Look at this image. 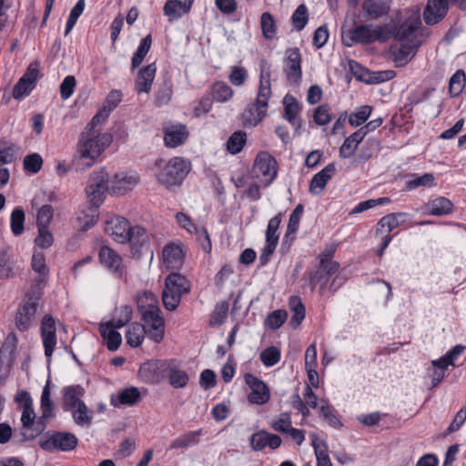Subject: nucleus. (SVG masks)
Masks as SVG:
<instances>
[{"label":"nucleus","mask_w":466,"mask_h":466,"mask_svg":"<svg viewBox=\"0 0 466 466\" xmlns=\"http://www.w3.org/2000/svg\"><path fill=\"white\" fill-rule=\"evenodd\" d=\"M438 360H434L431 361V365L433 367V370L431 373V387L438 386L441 380L445 378V373L448 369V365L446 364H436L438 363Z\"/></svg>","instance_id":"e2e57ef3"},{"label":"nucleus","mask_w":466,"mask_h":466,"mask_svg":"<svg viewBox=\"0 0 466 466\" xmlns=\"http://www.w3.org/2000/svg\"><path fill=\"white\" fill-rule=\"evenodd\" d=\"M309 21L308 8L304 4L299 5L291 15L293 27L297 31H301Z\"/></svg>","instance_id":"09e8293b"},{"label":"nucleus","mask_w":466,"mask_h":466,"mask_svg":"<svg viewBox=\"0 0 466 466\" xmlns=\"http://www.w3.org/2000/svg\"><path fill=\"white\" fill-rule=\"evenodd\" d=\"M163 263L168 269H178L184 262L185 253L181 245L169 243L162 252Z\"/></svg>","instance_id":"b1692460"},{"label":"nucleus","mask_w":466,"mask_h":466,"mask_svg":"<svg viewBox=\"0 0 466 466\" xmlns=\"http://www.w3.org/2000/svg\"><path fill=\"white\" fill-rule=\"evenodd\" d=\"M24 169L27 172L35 174L43 166V158L38 153L29 154L24 158Z\"/></svg>","instance_id":"5fc2aeb1"},{"label":"nucleus","mask_w":466,"mask_h":466,"mask_svg":"<svg viewBox=\"0 0 466 466\" xmlns=\"http://www.w3.org/2000/svg\"><path fill=\"white\" fill-rule=\"evenodd\" d=\"M249 442L253 451H260L267 446L276 450L280 447L282 441L279 435L261 430L251 435Z\"/></svg>","instance_id":"aec40b11"},{"label":"nucleus","mask_w":466,"mask_h":466,"mask_svg":"<svg viewBox=\"0 0 466 466\" xmlns=\"http://www.w3.org/2000/svg\"><path fill=\"white\" fill-rule=\"evenodd\" d=\"M46 420L40 416L37 420H29L26 423L21 422L18 431L15 434V439L19 443L35 440L46 429Z\"/></svg>","instance_id":"dca6fc26"},{"label":"nucleus","mask_w":466,"mask_h":466,"mask_svg":"<svg viewBox=\"0 0 466 466\" xmlns=\"http://www.w3.org/2000/svg\"><path fill=\"white\" fill-rule=\"evenodd\" d=\"M42 290L39 288H30L17 309L15 326L20 331L27 330L35 319Z\"/></svg>","instance_id":"423d86ee"},{"label":"nucleus","mask_w":466,"mask_h":466,"mask_svg":"<svg viewBox=\"0 0 466 466\" xmlns=\"http://www.w3.org/2000/svg\"><path fill=\"white\" fill-rule=\"evenodd\" d=\"M466 347L461 344H458L451 348L444 356L441 357L439 359V361L437 364H446L448 366L455 367V360H458V358L463 354L465 351Z\"/></svg>","instance_id":"864d4df0"},{"label":"nucleus","mask_w":466,"mask_h":466,"mask_svg":"<svg viewBox=\"0 0 466 466\" xmlns=\"http://www.w3.org/2000/svg\"><path fill=\"white\" fill-rule=\"evenodd\" d=\"M310 437L316 460L319 461L329 458L327 442L324 440L319 439L316 434H312Z\"/></svg>","instance_id":"13d9d810"},{"label":"nucleus","mask_w":466,"mask_h":466,"mask_svg":"<svg viewBox=\"0 0 466 466\" xmlns=\"http://www.w3.org/2000/svg\"><path fill=\"white\" fill-rule=\"evenodd\" d=\"M140 399V392L137 390V388L131 387L123 390L120 391L117 395L116 400L112 399V404L114 406L120 405H126V406H132L136 404Z\"/></svg>","instance_id":"e433bc0d"},{"label":"nucleus","mask_w":466,"mask_h":466,"mask_svg":"<svg viewBox=\"0 0 466 466\" xmlns=\"http://www.w3.org/2000/svg\"><path fill=\"white\" fill-rule=\"evenodd\" d=\"M132 315V308L128 305H123L115 309L114 317L108 322H112L116 329H121L131 320Z\"/></svg>","instance_id":"ea45409f"},{"label":"nucleus","mask_w":466,"mask_h":466,"mask_svg":"<svg viewBox=\"0 0 466 466\" xmlns=\"http://www.w3.org/2000/svg\"><path fill=\"white\" fill-rule=\"evenodd\" d=\"M212 98L219 103H225L230 100L234 91L226 82L217 81L211 86Z\"/></svg>","instance_id":"f704fd0d"},{"label":"nucleus","mask_w":466,"mask_h":466,"mask_svg":"<svg viewBox=\"0 0 466 466\" xmlns=\"http://www.w3.org/2000/svg\"><path fill=\"white\" fill-rule=\"evenodd\" d=\"M40 408H41V417L43 419L49 420L55 417V413L53 410V403L50 399V382L49 380L45 385L40 400Z\"/></svg>","instance_id":"c03bdc74"},{"label":"nucleus","mask_w":466,"mask_h":466,"mask_svg":"<svg viewBox=\"0 0 466 466\" xmlns=\"http://www.w3.org/2000/svg\"><path fill=\"white\" fill-rule=\"evenodd\" d=\"M390 25H378L366 24L357 25L351 29L342 27V42L346 46H352L354 44H371L376 41L384 43L391 37Z\"/></svg>","instance_id":"f03ea898"},{"label":"nucleus","mask_w":466,"mask_h":466,"mask_svg":"<svg viewBox=\"0 0 466 466\" xmlns=\"http://www.w3.org/2000/svg\"><path fill=\"white\" fill-rule=\"evenodd\" d=\"M244 379L246 384L251 390L248 396L250 403L262 405L269 400V390L260 379L249 373L246 374Z\"/></svg>","instance_id":"2eb2a0df"},{"label":"nucleus","mask_w":466,"mask_h":466,"mask_svg":"<svg viewBox=\"0 0 466 466\" xmlns=\"http://www.w3.org/2000/svg\"><path fill=\"white\" fill-rule=\"evenodd\" d=\"M189 11V5L180 0H167L163 8L164 15L167 16L169 22L181 18Z\"/></svg>","instance_id":"2f4dec72"},{"label":"nucleus","mask_w":466,"mask_h":466,"mask_svg":"<svg viewBox=\"0 0 466 466\" xmlns=\"http://www.w3.org/2000/svg\"><path fill=\"white\" fill-rule=\"evenodd\" d=\"M281 223V214H278L273 217L268 224L267 231H266V243H271L278 245L279 242V235L277 231Z\"/></svg>","instance_id":"3c124183"},{"label":"nucleus","mask_w":466,"mask_h":466,"mask_svg":"<svg viewBox=\"0 0 466 466\" xmlns=\"http://www.w3.org/2000/svg\"><path fill=\"white\" fill-rule=\"evenodd\" d=\"M151 44H152L151 35H147L142 39L141 43L139 44L137 51L135 52V54L132 57V65H131L132 70H135L137 67H138L142 64L145 56H147V54L148 53V51L151 47Z\"/></svg>","instance_id":"a19ab883"},{"label":"nucleus","mask_w":466,"mask_h":466,"mask_svg":"<svg viewBox=\"0 0 466 466\" xmlns=\"http://www.w3.org/2000/svg\"><path fill=\"white\" fill-rule=\"evenodd\" d=\"M111 142L112 137L108 133L83 131L77 143L76 153L73 157V167L76 170H85L92 167Z\"/></svg>","instance_id":"f257e3e1"},{"label":"nucleus","mask_w":466,"mask_h":466,"mask_svg":"<svg viewBox=\"0 0 466 466\" xmlns=\"http://www.w3.org/2000/svg\"><path fill=\"white\" fill-rule=\"evenodd\" d=\"M420 25L421 21L417 15H410L399 26L390 25V30L392 33L391 37L400 42L401 48L399 54L403 55V57L414 55L420 45Z\"/></svg>","instance_id":"7ed1b4c3"},{"label":"nucleus","mask_w":466,"mask_h":466,"mask_svg":"<svg viewBox=\"0 0 466 466\" xmlns=\"http://www.w3.org/2000/svg\"><path fill=\"white\" fill-rule=\"evenodd\" d=\"M145 334H147L145 327H142V324L134 322L126 332L127 343L132 348H137L142 344Z\"/></svg>","instance_id":"72a5a7b5"},{"label":"nucleus","mask_w":466,"mask_h":466,"mask_svg":"<svg viewBox=\"0 0 466 466\" xmlns=\"http://www.w3.org/2000/svg\"><path fill=\"white\" fill-rule=\"evenodd\" d=\"M390 3L389 0H364L362 10L367 16L375 20L388 15Z\"/></svg>","instance_id":"cd10ccee"},{"label":"nucleus","mask_w":466,"mask_h":466,"mask_svg":"<svg viewBox=\"0 0 466 466\" xmlns=\"http://www.w3.org/2000/svg\"><path fill=\"white\" fill-rule=\"evenodd\" d=\"M259 359L266 367H272L280 360V350L274 346L268 347L261 351Z\"/></svg>","instance_id":"8fccbe9b"},{"label":"nucleus","mask_w":466,"mask_h":466,"mask_svg":"<svg viewBox=\"0 0 466 466\" xmlns=\"http://www.w3.org/2000/svg\"><path fill=\"white\" fill-rule=\"evenodd\" d=\"M99 260L109 271L117 278H121L124 273L122 258L112 248L104 246L99 250Z\"/></svg>","instance_id":"5701e85b"},{"label":"nucleus","mask_w":466,"mask_h":466,"mask_svg":"<svg viewBox=\"0 0 466 466\" xmlns=\"http://www.w3.org/2000/svg\"><path fill=\"white\" fill-rule=\"evenodd\" d=\"M284 72L288 79L293 83H299L302 76L301 55L299 48L286 50Z\"/></svg>","instance_id":"6ab92c4d"},{"label":"nucleus","mask_w":466,"mask_h":466,"mask_svg":"<svg viewBox=\"0 0 466 466\" xmlns=\"http://www.w3.org/2000/svg\"><path fill=\"white\" fill-rule=\"evenodd\" d=\"M54 242L53 235L47 228L38 227V235L35 243L41 248H48Z\"/></svg>","instance_id":"774afa93"},{"label":"nucleus","mask_w":466,"mask_h":466,"mask_svg":"<svg viewBox=\"0 0 466 466\" xmlns=\"http://www.w3.org/2000/svg\"><path fill=\"white\" fill-rule=\"evenodd\" d=\"M372 111L370 106H361L349 116V123L352 127H360L370 117Z\"/></svg>","instance_id":"de8ad7c7"},{"label":"nucleus","mask_w":466,"mask_h":466,"mask_svg":"<svg viewBox=\"0 0 466 466\" xmlns=\"http://www.w3.org/2000/svg\"><path fill=\"white\" fill-rule=\"evenodd\" d=\"M142 315V320L147 335L154 342L159 343L164 338L165 321L159 307L147 308L139 310Z\"/></svg>","instance_id":"9d476101"},{"label":"nucleus","mask_w":466,"mask_h":466,"mask_svg":"<svg viewBox=\"0 0 466 466\" xmlns=\"http://www.w3.org/2000/svg\"><path fill=\"white\" fill-rule=\"evenodd\" d=\"M139 176L135 171L116 173L110 180V194L123 196L138 183Z\"/></svg>","instance_id":"ddd939ff"},{"label":"nucleus","mask_w":466,"mask_h":466,"mask_svg":"<svg viewBox=\"0 0 466 466\" xmlns=\"http://www.w3.org/2000/svg\"><path fill=\"white\" fill-rule=\"evenodd\" d=\"M466 84V75L463 70H457L450 78L449 92L451 96H458L461 94Z\"/></svg>","instance_id":"49530a36"},{"label":"nucleus","mask_w":466,"mask_h":466,"mask_svg":"<svg viewBox=\"0 0 466 466\" xmlns=\"http://www.w3.org/2000/svg\"><path fill=\"white\" fill-rule=\"evenodd\" d=\"M157 66L155 63L140 68L135 80V90L139 93H149L156 76Z\"/></svg>","instance_id":"393cba45"},{"label":"nucleus","mask_w":466,"mask_h":466,"mask_svg":"<svg viewBox=\"0 0 466 466\" xmlns=\"http://www.w3.org/2000/svg\"><path fill=\"white\" fill-rule=\"evenodd\" d=\"M32 268L38 274L35 284L31 288H39L43 289L48 278V268L46 264V258L43 253H34L32 257Z\"/></svg>","instance_id":"c756f323"},{"label":"nucleus","mask_w":466,"mask_h":466,"mask_svg":"<svg viewBox=\"0 0 466 466\" xmlns=\"http://www.w3.org/2000/svg\"><path fill=\"white\" fill-rule=\"evenodd\" d=\"M287 316L288 315L285 310H274L268 316L266 319V326L273 330H276L284 324Z\"/></svg>","instance_id":"bf43d9fd"},{"label":"nucleus","mask_w":466,"mask_h":466,"mask_svg":"<svg viewBox=\"0 0 466 466\" xmlns=\"http://www.w3.org/2000/svg\"><path fill=\"white\" fill-rule=\"evenodd\" d=\"M149 370L153 373L159 371L162 376H153L151 380L158 383L163 377H167L170 385L176 389L184 388L188 382V376L185 370L178 368L175 360H164L150 363L147 367L143 368V370Z\"/></svg>","instance_id":"39448f33"},{"label":"nucleus","mask_w":466,"mask_h":466,"mask_svg":"<svg viewBox=\"0 0 466 466\" xmlns=\"http://www.w3.org/2000/svg\"><path fill=\"white\" fill-rule=\"evenodd\" d=\"M40 331L45 349V355L47 358H50L54 353L57 342L56 320L51 315L47 314L43 317Z\"/></svg>","instance_id":"4468645a"},{"label":"nucleus","mask_w":466,"mask_h":466,"mask_svg":"<svg viewBox=\"0 0 466 466\" xmlns=\"http://www.w3.org/2000/svg\"><path fill=\"white\" fill-rule=\"evenodd\" d=\"M72 415L74 421L77 425L85 426L91 424L92 416L87 414V407L84 402L80 403L74 409Z\"/></svg>","instance_id":"6e6d98bb"},{"label":"nucleus","mask_w":466,"mask_h":466,"mask_svg":"<svg viewBox=\"0 0 466 466\" xmlns=\"http://www.w3.org/2000/svg\"><path fill=\"white\" fill-rule=\"evenodd\" d=\"M271 428L279 432L286 433L292 428L291 416L289 412L280 413L279 417L270 424Z\"/></svg>","instance_id":"680f3d73"},{"label":"nucleus","mask_w":466,"mask_h":466,"mask_svg":"<svg viewBox=\"0 0 466 466\" xmlns=\"http://www.w3.org/2000/svg\"><path fill=\"white\" fill-rule=\"evenodd\" d=\"M77 443V438L73 433L66 431H47L39 440L40 448L49 452L70 451Z\"/></svg>","instance_id":"1a4fd4ad"},{"label":"nucleus","mask_w":466,"mask_h":466,"mask_svg":"<svg viewBox=\"0 0 466 466\" xmlns=\"http://www.w3.org/2000/svg\"><path fill=\"white\" fill-rule=\"evenodd\" d=\"M128 233L130 236V240L128 242H131L134 246L142 247L145 243L147 242L148 236L147 231L140 226H130V230Z\"/></svg>","instance_id":"4d7b16f0"},{"label":"nucleus","mask_w":466,"mask_h":466,"mask_svg":"<svg viewBox=\"0 0 466 466\" xmlns=\"http://www.w3.org/2000/svg\"><path fill=\"white\" fill-rule=\"evenodd\" d=\"M247 142V135L244 131L238 130L234 132L227 141V150L236 155L239 153Z\"/></svg>","instance_id":"37998d69"},{"label":"nucleus","mask_w":466,"mask_h":466,"mask_svg":"<svg viewBox=\"0 0 466 466\" xmlns=\"http://www.w3.org/2000/svg\"><path fill=\"white\" fill-rule=\"evenodd\" d=\"M271 94L269 76L266 78L261 74L256 100L254 103L248 105L242 113V121L245 127H256L264 119Z\"/></svg>","instance_id":"20e7f679"},{"label":"nucleus","mask_w":466,"mask_h":466,"mask_svg":"<svg viewBox=\"0 0 466 466\" xmlns=\"http://www.w3.org/2000/svg\"><path fill=\"white\" fill-rule=\"evenodd\" d=\"M330 119L329 106L328 105H320L314 110L313 120L317 125H327Z\"/></svg>","instance_id":"69168bd1"},{"label":"nucleus","mask_w":466,"mask_h":466,"mask_svg":"<svg viewBox=\"0 0 466 466\" xmlns=\"http://www.w3.org/2000/svg\"><path fill=\"white\" fill-rule=\"evenodd\" d=\"M172 95H173L172 86L170 84L166 83L163 86H161L158 89V91L156 95L155 104L157 106H161L168 104L169 101L171 100Z\"/></svg>","instance_id":"338daca9"},{"label":"nucleus","mask_w":466,"mask_h":466,"mask_svg":"<svg viewBox=\"0 0 466 466\" xmlns=\"http://www.w3.org/2000/svg\"><path fill=\"white\" fill-rule=\"evenodd\" d=\"M129 230L130 223L123 217H115L106 222L105 231L121 244L130 240Z\"/></svg>","instance_id":"f3484780"},{"label":"nucleus","mask_w":466,"mask_h":466,"mask_svg":"<svg viewBox=\"0 0 466 466\" xmlns=\"http://www.w3.org/2000/svg\"><path fill=\"white\" fill-rule=\"evenodd\" d=\"M25 212L21 208H15L11 214V229L15 236L24 231Z\"/></svg>","instance_id":"603ef678"},{"label":"nucleus","mask_w":466,"mask_h":466,"mask_svg":"<svg viewBox=\"0 0 466 466\" xmlns=\"http://www.w3.org/2000/svg\"><path fill=\"white\" fill-rule=\"evenodd\" d=\"M252 172L256 177L269 183L277 176V162L268 153L260 152L255 159Z\"/></svg>","instance_id":"f8f14e48"},{"label":"nucleus","mask_w":466,"mask_h":466,"mask_svg":"<svg viewBox=\"0 0 466 466\" xmlns=\"http://www.w3.org/2000/svg\"><path fill=\"white\" fill-rule=\"evenodd\" d=\"M203 430L188 431L175 439L170 444V449H184L199 442V437L202 435Z\"/></svg>","instance_id":"473e14b6"},{"label":"nucleus","mask_w":466,"mask_h":466,"mask_svg":"<svg viewBox=\"0 0 466 466\" xmlns=\"http://www.w3.org/2000/svg\"><path fill=\"white\" fill-rule=\"evenodd\" d=\"M425 213L432 216L442 217L453 211L452 202L445 197H438L431 200L425 206Z\"/></svg>","instance_id":"c85d7f7f"},{"label":"nucleus","mask_w":466,"mask_h":466,"mask_svg":"<svg viewBox=\"0 0 466 466\" xmlns=\"http://www.w3.org/2000/svg\"><path fill=\"white\" fill-rule=\"evenodd\" d=\"M166 284L172 286L174 289L178 291L181 295L189 293L191 288L186 277L175 272L167 275Z\"/></svg>","instance_id":"58836bf2"},{"label":"nucleus","mask_w":466,"mask_h":466,"mask_svg":"<svg viewBox=\"0 0 466 466\" xmlns=\"http://www.w3.org/2000/svg\"><path fill=\"white\" fill-rule=\"evenodd\" d=\"M190 169L189 162L183 157H172L157 175V180L167 187L178 186Z\"/></svg>","instance_id":"6e6552de"},{"label":"nucleus","mask_w":466,"mask_h":466,"mask_svg":"<svg viewBox=\"0 0 466 466\" xmlns=\"http://www.w3.org/2000/svg\"><path fill=\"white\" fill-rule=\"evenodd\" d=\"M289 307L293 315L290 324L296 328L299 326L305 318V307L299 297H291L289 299Z\"/></svg>","instance_id":"a18cd8bd"},{"label":"nucleus","mask_w":466,"mask_h":466,"mask_svg":"<svg viewBox=\"0 0 466 466\" xmlns=\"http://www.w3.org/2000/svg\"><path fill=\"white\" fill-rule=\"evenodd\" d=\"M434 184V176L430 173H426L420 177H417L413 179L409 180L406 183V188L408 190H413L420 187H431Z\"/></svg>","instance_id":"052dcab7"},{"label":"nucleus","mask_w":466,"mask_h":466,"mask_svg":"<svg viewBox=\"0 0 466 466\" xmlns=\"http://www.w3.org/2000/svg\"><path fill=\"white\" fill-rule=\"evenodd\" d=\"M260 26L263 36L268 40H272L277 33V24L273 15L265 12L260 17Z\"/></svg>","instance_id":"79ce46f5"},{"label":"nucleus","mask_w":466,"mask_h":466,"mask_svg":"<svg viewBox=\"0 0 466 466\" xmlns=\"http://www.w3.org/2000/svg\"><path fill=\"white\" fill-rule=\"evenodd\" d=\"M110 193L108 174L105 168L94 170L88 178L86 194L90 205L96 208H99L106 198V193Z\"/></svg>","instance_id":"0eeeda50"},{"label":"nucleus","mask_w":466,"mask_h":466,"mask_svg":"<svg viewBox=\"0 0 466 466\" xmlns=\"http://www.w3.org/2000/svg\"><path fill=\"white\" fill-rule=\"evenodd\" d=\"M76 85V81L74 76H67L64 78L59 86L62 99L66 100L73 95Z\"/></svg>","instance_id":"0e129e2a"},{"label":"nucleus","mask_w":466,"mask_h":466,"mask_svg":"<svg viewBox=\"0 0 466 466\" xmlns=\"http://www.w3.org/2000/svg\"><path fill=\"white\" fill-rule=\"evenodd\" d=\"M336 167L334 163L327 165L319 173L315 174L310 180L309 191L312 194L321 193L329 180L335 175Z\"/></svg>","instance_id":"a878e982"},{"label":"nucleus","mask_w":466,"mask_h":466,"mask_svg":"<svg viewBox=\"0 0 466 466\" xmlns=\"http://www.w3.org/2000/svg\"><path fill=\"white\" fill-rule=\"evenodd\" d=\"M112 322L101 323L99 331L101 337L106 340V348L110 351H116L121 345L122 337Z\"/></svg>","instance_id":"bb28decb"},{"label":"nucleus","mask_w":466,"mask_h":466,"mask_svg":"<svg viewBox=\"0 0 466 466\" xmlns=\"http://www.w3.org/2000/svg\"><path fill=\"white\" fill-rule=\"evenodd\" d=\"M283 106V117L295 128V132L297 133L302 127V121L299 117L301 106L297 99L289 94L284 96Z\"/></svg>","instance_id":"4be33fe9"},{"label":"nucleus","mask_w":466,"mask_h":466,"mask_svg":"<svg viewBox=\"0 0 466 466\" xmlns=\"http://www.w3.org/2000/svg\"><path fill=\"white\" fill-rule=\"evenodd\" d=\"M182 296L183 295L174 289L172 286L165 283V288L162 292V301L166 309L169 311L175 310L178 307Z\"/></svg>","instance_id":"c9c22d12"},{"label":"nucleus","mask_w":466,"mask_h":466,"mask_svg":"<svg viewBox=\"0 0 466 466\" xmlns=\"http://www.w3.org/2000/svg\"><path fill=\"white\" fill-rule=\"evenodd\" d=\"M84 394V389L78 385L69 386L64 390V403L70 409H75L83 401L80 400Z\"/></svg>","instance_id":"4c0bfd02"},{"label":"nucleus","mask_w":466,"mask_h":466,"mask_svg":"<svg viewBox=\"0 0 466 466\" xmlns=\"http://www.w3.org/2000/svg\"><path fill=\"white\" fill-rule=\"evenodd\" d=\"M449 9L447 0H429L423 12V18L427 25H433L441 21Z\"/></svg>","instance_id":"412c9836"},{"label":"nucleus","mask_w":466,"mask_h":466,"mask_svg":"<svg viewBox=\"0 0 466 466\" xmlns=\"http://www.w3.org/2000/svg\"><path fill=\"white\" fill-rule=\"evenodd\" d=\"M40 77L38 65L36 63L30 64L25 73L18 80L13 88V97L15 99H22L28 96L35 87Z\"/></svg>","instance_id":"9b49d317"},{"label":"nucleus","mask_w":466,"mask_h":466,"mask_svg":"<svg viewBox=\"0 0 466 466\" xmlns=\"http://www.w3.org/2000/svg\"><path fill=\"white\" fill-rule=\"evenodd\" d=\"M409 217H410V215L406 212L390 213L382 217L377 224V233L385 228H387V232L390 233L394 228L403 224Z\"/></svg>","instance_id":"7c9ffc66"},{"label":"nucleus","mask_w":466,"mask_h":466,"mask_svg":"<svg viewBox=\"0 0 466 466\" xmlns=\"http://www.w3.org/2000/svg\"><path fill=\"white\" fill-rule=\"evenodd\" d=\"M164 143L167 147H177L186 142L189 136L187 126L168 123L163 127Z\"/></svg>","instance_id":"a211bd4d"}]
</instances>
